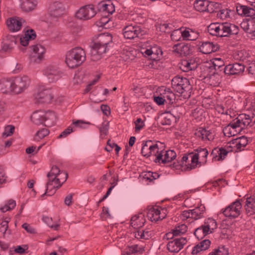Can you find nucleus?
Listing matches in <instances>:
<instances>
[{
    "label": "nucleus",
    "mask_w": 255,
    "mask_h": 255,
    "mask_svg": "<svg viewBox=\"0 0 255 255\" xmlns=\"http://www.w3.org/2000/svg\"><path fill=\"white\" fill-rule=\"evenodd\" d=\"M210 253L213 254V255H228L229 254L228 250L225 246L219 247Z\"/></svg>",
    "instance_id": "5fc2aeb1"
},
{
    "label": "nucleus",
    "mask_w": 255,
    "mask_h": 255,
    "mask_svg": "<svg viewBox=\"0 0 255 255\" xmlns=\"http://www.w3.org/2000/svg\"><path fill=\"white\" fill-rule=\"evenodd\" d=\"M175 236H180L184 234L187 230V227L185 224H181L178 226L175 227V229H173Z\"/></svg>",
    "instance_id": "864d4df0"
},
{
    "label": "nucleus",
    "mask_w": 255,
    "mask_h": 255,
    "mask_svg": "<svg viewBox=\"0 0 255 255\" xmlns=\"http://www.w3.org/2000/svg\"><path fill=\"white\" fill-rule=\"evenodd\" d=\"M53 98L51 91L49 89H43L39 91L35 97L38 102L41 103H49Z\"/></svg>",
    "instance_id": "4be33fe9"
},
{
    "label": "nucleus",
    "mask_w": 255,
    "mask_h": 255,
    "mask_svg": "<svg viewBox=\"0 0 255 255\" xmlns=\"http://www.w3.org/2000/svg\"><path fill=\"white\" fill-rule=\"evenodd\" d=\"M171 38L174 41H179L181 38V31L179 29L174 30L171 34Z\"/></svg>",
    "instance_id": "69168bd1"
},
{
    "label": "nucleus",
    "mask_w": 255,
    "mask_h": 255,
    "mask_svg": "<svg viewBox=\"0 0 255 255\" xmlns=\"http://www.w3.org/2000/svg\"><path fill=\"white\" fill-rule=\"evenodd\" d=\"M134 237L137 239L148 240L151 237V232L146 230L139 229L134 232Z\"/></svg>",
    "instance_id": "ea45409f"
},
{
    "label": "nucleus",
    "mask_w": 255,
    "mask_h": 255,
    "mask_svg": "<svg viewBox=\"0 0 255 255\" xmlns=\"http://www.w3.org/2000/svg\"><path fill=\"white\" fill-rule=\"evenodd\" d=\"M151 140H148L143 144L141 151V153L143 156L146 157L150 156V145H151Z\"/></svg>",
    "instance_id": "3c124183"
},
{
    "label": "nucleus",
    "mask_w": 255,
    "mask_h": 255,
    "mask_svg": "<svg viewBox=\"0 0 255 255\" xmlns=\"http://www.w3.org/2000/svg\"><path fill=\"white\" fill-rule=\"evenodd\" d=\"M15 206V201L13 200L10 199L8 201L7 204H5L0 208V210L2 212L4 213L14 209Z\"/></svg>",
    "instance_id": "603ef678"
},
{
    "label": "nucleus",
    "mask_w": 255,
    "mask_h": 255,
    "mask_svg": "<svg viewBox=\"0 0 255 255\" xmlns=\"http://www.w3.org/2000/svg\"><path fill=\"white\" fill-rule=\"evenodd\" d=\"M176 157V153L175 152L172 150H169L166 151H163L162 152L158 154L157 157L154 159V161L157 162H161L165 163L167 162H170L175 159Z\"/></svg>",
    "instance_id": "dca6fc26"
},
{
    "label": "nucleus",
    "mask_w": 255,
    "mask_h": 255,
    "mask_svg": "<svg viewBox=\"0 0 255 255\" xmlns=\"http://www.w3.org/2000/svg\"><path fill=\"white\" fill-rule=\"evenodd\" d=\"M244 128H223V132L226 136L231 137L240 133Z\"/></svg>",
    "instance_id": "de8ad7c7"
},
{
    "label": "nucleus",
    "mask_w": 255,
    "mask_h": 255,
    "mask_svg": "<svg viewBox=\"0 0 255 255\" xmlns=\"http://www.w3.org/2000/svg\"><path fill=\"white\" fill-rule=\"evenodd\" d=\"M209 234V232L207 230L203 225L197 228L194 231V235L198 240L203 239Z\"/></svg>",
    "instance_id": "a18cd8bd"
},
{
    "label": "nucleus",
    "mask_w": 255,
    "mask_h": 255,
    "mask_svg": "<svg viewBox=\"0 0 255 255\" xmlns=\"http://www.w3.org/2000/svg\"><path fill=\"white\" fill-rule=\"evenodd\" d=\"M223 69V73L226 75H238L244 72L245 66L242 63H235L226 66Z\"/></svg>",
    "instance_id": "2eb2a0df"
},
{
    "label": "nucleus",
    "mask_w": 255,
    "mask_h": 255,
    "mask_svg": "<svg viewBox=\"0 0 255 255\" xmlns=\"http://www.w3.org/2000/svg\"><path fill=\"white\" fill-rule=\"evenodd\" d=\"M163 97L166 105V113H170L174 117H179L182 114L183 108L175 103L176 96L173 92L168 91L164 93Z\"/></svg>",
    "instance_id": "20e7f679"
},
{
    "label": "nucleus",
    "mask_w": 255,
    "mask_h": 255,
    "mask_svg": "<svg viewBox=\"0 0 255 255\" xmlns=\"http://www.w3.org/2000/svg\"><path fill=\"white\" fill-rule=\"evenodd\" d=\"M190 153L187 155H184L181 160L178 161L177 162H174L170 164V166L176 169H178L181 167H186V169L188 170V163L190 162Z\"/></svg>",
    "instance_id": "72a5a7b5"
},
{
    "label": "nucleus",
    "mask_w": 255,
    "mask_h": 255,
    "mask_svg": "<svg viewBox=\"0 0 255 255\" xmlns=\"http://www.w3.org/2000/svg\"><path fill=\"white\" fill-rule=\"evenodd\" d=\"M49 10L51 17L58 18L63 14L65 9L61 2L56 1L50 5Z\"/></svg>",
    "instance_id": "a211bd4d"
},
{
    "label": "nucleus",
    "mask_w": 255,
    "mask_h": 255,
    "mask_svg": "<svg viewBox=\"0 0 255 255\" xmlns=\"http://www.w3.org/2000/svg\"><path fill=\"white\" fill-rule=\"evenodd\" d=\"M187 240L186 238L181 237L175 238L173 241H170L167 245V249L170 253H177L183 248L187 244Z\"/></svg>",
    "instance_id": "f8f14e48"
},
{
    "label": "nucleus",
    "mask_w": 255,
    "mask_h": 255,
    "mask_svg": "<svg viewBox=\"0 0 255 255\" xmlns=\"http://www.w3.org/2000/svg\"><path fill=\"white\" fill-rule=\"evenodd\" d=\"M145 56H150L151 59L158 60L162 55V51L160 47L157 46H154L149 49H146L142 51Z\"/></svg>",
    "instance_id": "aec40b11"
},
{
    "label": "nucleus",
    "mask_w": 255,
    "mask_h": 255,
    "mask_svg": "<svg viewBox=\"0 0 255 255\" xmlns=\"http://www.w3.org/2000/svg\"><path fill=\"white\" fill-rule=\"evenodd\" d=\"M24 37H26V38L28 39V40H33L36 38V34L34 30L31 29L26 31Z\"/></svg>",
    "instance_id": "e2e57ef3"
},
{
    "label": "nucleus",
    "mask_w": 255,
    "mask_h": 255,
    "mask_svg": "<svg viewBox=\"0 0 255 255\" xmlns=\"http://www.w3.org/2000/svg\"><path fill=\"white\" fill-rule=\"evenodd\" d=\"M159 176V174L156 172H148L145 175V178H146L149 181H152L153 180L156 179Z\"/></svg>",
    "instance_id": "338daca9"
},
{
    "label": "nucleus",
    "mask_w": 255,
    "mask_h": 255,
    "mask_svg": "<svg viewBox=\"0 0 255 255\" xmlns=\"http://www.w3.org/2000/svg\"><path fill=\"white\" fill-rule=\"evenodd\" d=\"M23 19L19 17H10L6 23L8 29L11 32L19 31L22 26Z\"/></svg>",
    "instance_id": "6ab92c4d"
},
{
    "label": "nucleus",
    "mask_w": 255,
    "mask_h": 255,
    "mask_svg": "<svg viewBox=\"0 0 255 255\" xmlns=\"http://www.w3.org/2000/svg\"><path fill=\"white\" fill-rule=\"evenodd\" d=\"M3 42H7V43H9L15 46L16 44V37L10 35H7L3 38Z\"/></svg>",
    "instance_id": "052dcab7"
},
{
    "label": "nucleus",
    "mask_w": 255,
    "mask_h": 255,
    "mask_svg": "<svg viewBox=\"0 0 255 255\" xmlns=\"http://www.w3.org/2000/svg\"><path fill=\"white\" fill-rule=\"evenodd\" d=\"M44 74L47 77L50 82L57 81L61 76L60 72L56 66L49 65L43 70Z\"/></svg>",
    "instance_id": "f3484780"
},
{
    "label": "nucleus",
    "mask_w": 255,
    "mask_h": 255,
    "mask_svg": "<svg viewBox=\"0 0 255 255\" xmlns=\"http://www.w3.org/2000/svg\"><path fill=\"white\" fill-rule=\"evenodd\" d=\"M231 103L232 101L231 100H228L226 101L225 104L224 105H217L216 107V110L220 114H226L228 115V111H229V108L228 106H227V103Z\"/></svg>",
    "instance_id": "8fccbe9b"
},
{
    "label": "nucleus",
    "mask_w": 255,
    "mask_h": 255,
    "mask_svg": "<svg viewBox=\"0 0 255 255\" xmlns=\"http://www.w3.org/2000/svg\"><path fill=\"white\" fill-rule=\"evenodd\" d=\"M33 52L32 58L33 60L37 63L40 62L43 58V54L45 52V48L40 44L33 45L29 47Z\"/></svg>",
    "instance_id": "b1692460"
},
{
    "label": "nucleus",
    "mask_w": 255,
    "mask_h": 255,
    "mask_svg": "<svg viewBox=\"0 0 255 255\" xmlns=\"http://www.w3.org/2000/svg\"><path fill=\"white\" fill-rule=\"evenodd\" d=\"M205 211V207L203 205H201L191 210V215L192 219L198 220L203 217V214Z\"/></svg>",
    "instance_id": "f704fd0d"
},
{
    "label": "nucleus",
    "mask_w": 255,
    "mask_h": 255,
    "mask_svg": "<svg viewBox=\"0 0 255 255\" xmlns=\"http://www.w3.org/2000/svg\"><path fill=\"white\" fill-rule=\"evenodd\" d=\"M57 117L53 111L44 112L37 111L34 112L31 116V121L36 125H42L47 128L54 126Z\"/></svg>",
    "instance_id": "f03ea898"
},
{
    "label": "nucleus",
    "mask_w": 255,
    "mask_h": 255,
    "mask_svg": "<svg viewBox=\"0 0 255 255\" xmlns=\"http://www.w3.org/2000/svg\"><path fill=\"white\" fill-rule=\"evenodd\" d=\"M212 66L207 67V71L208 73L204 77L205 82L208 83L212 86L215 87L220 83L221 76L220 74L215 70L211 69Z\"/></svg>",
    "instance_id": "ddd939ff"
},
{
    "label": "nucleus",
    "mask_w": 255,
    "mask_h": 255,
    "mask_svg": "<svg viewBox=\"0 0 255 255\" xmlns=\"http://www.w3.org/2000/svg\"><path fill=\"white\" fill-rule=\"evenodd\" d=\"M13 79V93L19 94L30 85V79L27 76H17Z\"/></svg>",
    "instance_id": "423d86ee"
},
{
    "label": "nucleus",
    "mask_w": 255,
    "mask_h": 255,
    "mask_svg": "<svg viewBox=\"0 0 255 255\" xmlns=\"http://www.w3.org/2000/svg\"><path fill=\"white\" fill-rule=\"evenodd\" d=\"M86 58L85 50L81 47H76L67 53L65 62L69 68L73 69L81 65Z\"/></svg>",
    "instance_id": "7ed1b4c3"
},
{
    "label": "nucleus",
    "mask_w": 255,
    "mask_h": 255,
    "mask_svg": "<svg viewBox=\"0 0 255 255\" xmlns=\"http://www.w3.org/2000/svg\"><path fill=\"white\" fill-rule=\"evenodd\" d=\"M1 90L3 93H13V79L6 80L1 84Z\"/></svg>",
    "instance_id": "4c0bfd02"
},
{
    "label": "nucleus",
    "mask_w": 255,
    "mask_h": 255,
    "mask_svg": "<svg viewBox=\"0 0 255 255\" xmlns=\"http://www.w3.org/2000/svg\"><path fill=\"white\" fill-rule=\"evenodd\" d=\"M21 8L23 11L29 12L33 10L37 4L36 0H21Z\"/></svg>",
    "instance_id": "7c9ffc66"
},
{
    "label": "nucleus",
    "mask_w": 255,
    "mask_h": 255,
    "mask_svg": "<svg viewBox=\"0 0 255 255\" xmlns=\"http://www.w3.org/2000/svg\"><path fill=\"white\" fill-rule=\"evenodd\" d=\"M144 251L142 247H139L137 245H134L128 247L127 251L123 254V255H133L135 253L141 254Z\"/></svg>",
    "instance_id": "58836bf2"
},
{
    "label": "nucleus",
    "mask_w": 255,
    "mask_h": 255,
    "mask_svg": "<svg viewBox=\"0 0 255 255\" xmlns=\"http://www.w3.org/2000/svg\"><path fill=\"white\" fill-rule=\"evenodd\" d=\"M100 4L101 10L103 12L108 13V15L112 14L115 10V6L110 1L108 3L102 2Z\"/></svg>",
    "instance_id": "c03bdc74"
},
{
    "label": "nucleus",
    "mask_w": 255,
    "mask_h": 255,
    "mask_svg": "<svg viewBox=\"0 0 255 255\" xmlns=\"http://www.w3.org/2000/svg\"><path fill=\"white\" fill-rule=\"evenodd\" d=\"M161 145H163V143L158 141ZM164 145H162L159 147V145L157 143L155 144L150 145V156L153 155L156 156V158L157 157L158 154L161 153L164 150Z\"/></svg>",
    "instance_id": "a19ab883"
},
{
    "label": "nucleus",
    "mask_w": 255,
    "mask_h": 255,
    "mask_svg": "<svg viewBox=\"0 0 255 255\" xmlns=\"http://www.w3.org/2000/svg\"><path fill=\"white\" fill-rule=\"evenodd\" d=\"M96 14L93 5L89 4L81 7L76 13V17L80 19L88 20Z\"/></svg>",
    "instance_id": "9d476101"
},
{
    "label": "nucleus",
    "mask_w": 255,
    "mask_h": 255,
    "mask_svg": "<svg viewBox=\"0 0 255 255\" xmlns=\"http://www.w3.org/2000/svg\"><path fill=\"white\" fill-rule=\"evenodd\" d=\"M255 122H252V119L249 115L246 114H240L238 117L233 120V122L230 123L227 126L224 128L231 127V128H243V127H250L254 126Z\"/></svg>",
    "instance_id": "1a4fd4ad"
},
{
    "label": "nucleus",
    "mask_w": 255,
    "mask_h": 255,
    "mask_svg": "<svg viewBox=\"0 0 255 255\" xmlns=\"http://www.w3.org/2000/svg\"><path fill=\"white\" fill-rule=\"evenodd\" d=\"M49 133V131L48 128H40L36 132L34 137V140L35 141H39L40 139L47 135Z\"/></svg>",
    "instance_id": "09e8293b"
},
{
    "label": "nucleus",
    "mask_w": 255,
    "mask_h": 255,
    "mask_svg": "<svg viewBox=\"0 0 255 255\" xmlns=\"http://www.w3.org/2000/svg\"><path fill=\"white\" fill-rule=\"evenodd\" d=\"M247 138L244 136L237 138L232 141V145L229 147L233 148L234 151L239 152L243 150L248 144Z\"/></svg>",
    "instance_id": "412c9836"
},
{
    "label": "nucleus",
    "mask_w": 255,
    "mask_h": 255,
    "mask_svg": "<svg viewBox=\"0 0 255 255\" xmlns=\"http://www.w3.org/2000/svg\"><path fill=\"white\" fill-rule=\"evenodd\" d=\"M47 177L48 178V181L46 184V192L42 195L41 197L44 196L46 193H48V195L51 196L62 185L60 182L57 181L56 176Z\"/></svg>",
    "instance_id": "4468645a"
},
{
    "label": "nucleus",
    "mask_w": 255,
    "mask_h": 255,
    "mask_svg": "<svg viewBox=\"0 0 255 255\" xmlns=\"http://www.w3.org/2000/svg\"><path fill=\"white\" fill-rule=\"evenodd\" d=\"M57 181L60 182V183L63 184L64 183L67 178H68V173L64 171H61L58 175L56 176Z\"/></svg>",
    "instance_id": "bf43d9fd"
},
{
    "label": "nucleus",
    "mask_w": 255,
    "mask_h": 255,
    "mask_svg": "<svg viewBox=\"0 0 255 255\" xmlns=\"http://www.w3.org/2000/svg\"><path fill=\"white\" fill-rule=\"evenodd\" d=\"M204 113V110L199 108L195 109L192 112V116L195 119H197L202 116Z\"/></svg>",
    "instance_id": "0e129e2a"
},
{
    "label": "nucleus",
    "mask_w": 255,
    "mask_h": 255,
    "mask_svg": "<svg viewBox=\"0 0 255 255\" xmlns=\"http://www.w3.org/2000/svg\"><path fill=\"white\" fill-rule=\"evenodd\" d=\"M113 37L111 34L101 33L98 37V40L95 42L99 45H104L107 47H110L112 44Z\"/></svg>",
    "instance_id": "c85d7f7f"
},
{
    "label": "nucleus",
    "mask_w": 255,
    "mask_h": 255,
    "mask_svg": "<svg viewBox=\"0 0 255 255\" xmlns=\"http://www.w3.org/2000/svg\"><path fill=\"white\" fill-rule=\"evenodd\" d=\"M210 244L211 242L209 240H204L201 241L193 248L192 254L197 255L201 251L206 250L209 248Z\"/></svg>",
    "instance_id": "2f4dec72"
},
{
    "label": "nucleus",
    "mask_w": 255,
    "mask_h": 255,
    "mask_svg": "<svg viewBox=\"0 0 255 255\" xmlns=\"http://www.w3.org/2000/svg\"><path fill=\"white\" fill-rule=\"evenodd\" d=\"M219 48L220 47L218 44L209 41L203 42L202 45L199 47L200 51L206 54L215 52L218 51Z\"/></svg>",
    "instance_id": "5701e85b"
},
{
    "label": "nucleus",
    "mask_w": 255,
    "mask_h": 255,
    "mask_svg": "<svg viewBox=\"0 0 255 255\" xmlns=\"http://www.w3.org/2000/svg\"><path fill=\"white\" fill-rule=\"evenodd\" d=\"M166 209L164 208H150L147 212V217L151 222H157L164 219L166 216Z\"/></svg>",
    "instance_id": "9b49d317"
},
{
    "label": "nucleus",
    "mask_w": 255,
    "mask_h": 255,
    "mask_svg": "<svg viewBox=\"0 0 255 255\" xmlns=\"http://www.w3.org/2000/svg\"><path fill=\"white\" fill-rule=\"evenodd\" d=\"M238 26L229 22L212 23L208 27V32L213 36L229 37L239 33Z\"/></svg>",
    "instance_id": "f257e3e1"
},
{
    "label": "nucleus",
    "mask_w": 255,
    "mask_h": 255,
    "mask_svg": "<svg viewBox=\"0 0 255 255\" xmlns=\"http://www.w3.org/2000/svg\"><path fill=\"white\" fill-rule=\"evenodd\" d=\"M190 162L188 163V170H191L193 169H195L197 164L201 163L198 161V154H195L193 153H190Z\"/></svg>",
    "instance_id": "37998d69"
},
{
    "label": "nucleus",
    "mask_w": 255,
    "mask_h": 255,
    "mask_svg": "<svg viewBox=\"0 0 255 255\" xmlns=\"http://www.w3.org/2000/svg\"><path fill=\"white\" fill-rule=\"evenodd\" d=\"M1 46V50L6 52H9L14 47V45H12L10 43H7V42H3L2 43Z\"/></svg>",
    "instance_id": "774afa93"
},
{
    "label": "nucleus",
    "mask_w": 255,
    "mask_h": 255,
    "mask_svg": "<svg viewBox=\"0 0 255 255\" xmlns=\"http://www.w3.org/2000/svg\"><path fill=\"white\" fill-rule=\"evenodd\" d=\"M203 226L207 230L211 233V230H213L217 227V223L215 220L212 218H208L205 220Z\"/></svg>",
    "instance_id": "49530a36"
},
{
    "label": "nucleus",
    "mask_w": 255,
    "mask_h": 255,
    "mask_svg": "<svg viewBox=\"0 0 255 255\" xmlns=\"http://www.w3.org/2000/svg\"><path fill=\"white\" fill-rule=\"evenodd\" d=\"M171 85L180 94H183L184 92H188L190 93L191 86L189 80L186 78L179 76L174 77L172 80Z\"/></svg>",
    "instance_id": "39448f33"
},
{
    "label": "nucleus",
    "mask_w": 255,
    "mask_h": 255,
    "mask_svg": "<svg viewBox=\"0 0 255 255\" xmlns=\"http://www.w3.org/2000/svg\"><path fill=\"white\" fill-rule=\"evenodd\" d=\"M173 51L181 55L186 56L191 52L190 45L185 43H178L173 47Z\"/></svg>",
    "instance_id": "bb28decb"
},
{
    "label": "nucleus",
    "mask_w": 255,
    "mask_h": 255,
    "mask_svg": "<svg viewBox=\"0 0 255 255\" xmlns=\"http://www.w3.org/2000/svg\"><path fill=\"white\" fill-rule=\"evenodd\" d=\"M232 12V11L231 10L228 8L223 9L219 11L217 15L221 19H225L230 17V13Z\"/></svg>",
    "instance_id": "6e6d98bb"
},
{
    "label": "nucleus",
    "mask_w": 255,
    "mask_h": 255,
    "mask_svg": "<svg viewBox=\"0 0 255 255\" xmlns=\"http://www.w3.org/2000/svg\"><path fill=\"white\" fill-rule=\"evenodd\" d=\"M179 67L184 72H188L195 68V64L192 63L191 60H183L180 63Z\"/></svg>",
    "instance_id": "e433bc0d"
},
{
    "label": "nucleus",
    "mask_w": 255,
    "mask_h": 255,
    "mask_svg": "<svg viewBox=\"0 0 255 255\" xmlns=\"http://www.w3.org/2000/svg\"><path fill=\"white\" fill-rule=\"evenodd\" d=\"M72 124L77 128H86L87 126L92 125L89 122H86L83 120H77L73 121Z\"/></svg>",
    "instance_id": "13d9d810"
},
{
    "label": "nucleus",
    "mask_w": 255,
    "mask_h": 255,
    "mask_svg": "<svg viewBox=\"0 0 255 255\" xmlns=\"http://www.w3.org/2000/svg\"><path fill=\"white\" fill-rule=\"evenodd\" d=\"M242 207V206L240 201L237 200L225 209H222V213L226 217L230 219H235L241 214Z\"/></svg>",
    "instance_id": "0eeeda50"
},
{
    "label": "nucleus",
    "mask_w": 255,
    "mask_h": 255,
    "mask_svg": "<svg viewBox=\"0 0 255 255\" xmlns=\"http://www.w3.org/2000/svg\"><path fill=\"white\" fill-rule=\"evenodd\" d=\"M228 149H226L223 147L215 148L212 151L211 154L213 155V159L215 160L217 158L218 161H222L225 158L229 152L234 151L233 148L228 146Z\"/></svg>",
    "instance_id": "393cba45"
},
{
    "label": "nucleus",
    "mask_w": 255,
    "mask_h": 255,
    "mask_svg": "<svg viewBox=\"0 0 255 255\" xmlns=\"http://www.w3.org/2000/svg\"><path fill=\"white\" fill-rule=\"evenodd\" d=\"M144 34V30L136 25H128L123 29V34L126 39H132L136 37L142 39Z\"/></svg>",
    "instance_id": "6e6552de"
},
{
    "label": "nucleus",
    "mask_w": 255,
    "mask_h": 255,
    "mask_svg": "<svg viewBox=\"0 0 255 255\" xmlns=\"http://www.w3.org/2000/svg\"><path fill=\"white\" fill-rule=\"evenodd\" d=\"M144 223L145 219L142 214L138 216H134L132 217L130 220V225L134 229L141 228L144 225Z\"/></svg>",
    "instance_id": "473e14b6"
},
{
    "label": "nucleus",
    "mask_w": 255,
    "mask_h": 255,
    "mask_svg": "<svg viewBox=\"0 0 255 255\" xmlns=\"http://www.w3.org/2000/svg\"><path fill=\"white\" fill-rule=\"evenodd\" d=\"M212 66L211 69L217 71L219 70L220 72L224 71L225 63L221 58H214L212 62Z\"/></svg>",
    "instance_id": "79ce46f5"
},
{
    "label": "nucleus",
    "mask_w": 255,
    "mask_h": 255,
    "mask_svg": "<svg viewBox=\"0 0 255 255\" xmlns=\"http://www.w3.org/2000/svg\"><path fill=\"white\" fill-rule=\"evenodd\" d=\"M42 220L51 228H53L56 231L59 229V225L58 224H55L54 225L51 224L52 218L48 216H45L43 217Z\"/></svg>",
    "instance_id": "4d7b16f0"
},
{
    "label": "nucleus",
    "mask_w": 255,
    "mask_h": 255,
    "mask_svg": "<svg viewBox=\"0 0 255 255\" xmlns=\"http://www.w3.org/2000/svg\"><path fill=\"white\" fill-rule=\"evenodd\" d=\"M195 9L200 12L206 11L209 5V1L205 0H196L194 3Z\"/></svg>",
    "instance_id": "c9c22d12"
},
{
    "label": "nucleus",
    "mask_w": 255,
    "mask_h": 255,
    "mask_svg": "<svg viewBox=\"0 0 255 255\" xmlns=\"http://www.w3.org/2000/svg\"><path fill=\"white\" fill-rule=\"evenodd\" d=\"M237 13L242 16L252 17L255 15V9L251 7L238 4L236 5Z\"/></svg>",
    "instance_id": "a878e982"
},
{
    "label": "nucleus",
    "mask_w": 255,
    "mask_h": 255,
    "mask_svg": "<svg viewBox=\"0 0 255 255\" xmlns=\"http://www.w3.org/2000/svg\"><path fill=\"white\" fill-rule=\"evenodd\" d=\"M92 47L91 53L92 55H95L98 54V57H96V59L100 58V55L105 53L108 50H109L108 47L104 45H99L98 43L94 42Z\"/></svg>",
    "instance_id": "c756f323"
},
{
    "label": "nucleus",
    "mask_w": 255,
    "mask_h": 255,
    "mask_svg": "<svg viewBox=\"0 0 255 255\" xmlns=\"http://www.w3.org/2000/svg\"><path fill=\"white\" fill-rule=\"evenodd\" d=\"M61 171L57 166H53L50 172L47 174V177L57 176Z\"/></svg>",
    "instance_id": "680f3d73"
},
{
    "label": "nucleus",
    "mask_w": 255,
    "mask_h": 255,
    "mask_svg": "<svg viewBox=\"0 0 255 255\" xmlns=\"http://www.w3.org/2000/svg\"><path fill=\"white\" fill-rule=\"evenodd\" d=\"M194 134L202 140H212L214 138V135L210 130H207L206 128H197L195 131Z\"/></svg>",
    "instance_id": "cd10ccee"
}]
</instances>
